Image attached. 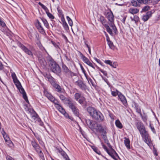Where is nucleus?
Returning a JSON list of instances; mask_svg holds the SVG:
<instances>
[{"label": "nucleus", "mask_w": 160, "mask_h": 160, "mask_svg": "<svg viewBox=\"0 0 160 160\" xmlns=\"http://www.w3.org/2000/svg\"><path fill=\"white\" fill-rule=\"evenodd\" d=\"M115 124L116 126L119 128H122V125L119 120H117L116 121Z\"/></svg>", "instance_id": "nucleus-32"}, {"label": "nucleus", "mask_w": 160, "mask_h": 160, "mask_svg": "<svg viewBox=\"0 0 160 160\" xmlns=\"http://www.w3.org/2000/svg\"><path fill=\"white\" fill-rule=\"evenodd\" d=\"M7 160H14V159L10 156H8L7 157Z\"/></svg>", "instance_id": "nucleus-62"}, {"label": "nucleus", "mask_w": 160, "mask_h": 160, "mask_svg": "<svg viewBox=\"0 0 160 160\" xmlns=\"http://www.w3.org/2000/svg\"><path fill=\"white\" fill-rule=\"evenodd\" d=\"M3 66L2 63L0 62V70H2L3 68Z\"/></svg>", "instance_id": "nucleus-60"}, {"label": "nucleus", "mask_w": 160, "mask_h": 160, "mask_svg": "<svg viewBox=\"0 0 160 160\" xmlns=\"http://www.w3.org/2000/svg\"><path fill=\"white\" fill-rule=\"evenodd\" d=\"M36 26L40 33L43 34H45L44 29L42 26L40 22L38 20L37 21L36 24Z\"/></svg>", "instance_id": "nucleus-13"}, {"label": "nucleus", "mask_w": 160, "mask_h": 160, "mask_svg": "<svg viewBox=\"0 0 160 160\" xmlns=\"http://www.w3.org/2000/svg\"><path fill=\"white\" fill-rule=\"evenodd\" d=\"M104 62L107 64L111 66L112 65V62L110 60H106L104 61Z\"/></svg>", "instance_id": "nucleus-50"}, {"label": "nucleus", "mask_w": 160, "mask_h": 160, "mask_svg": "<svg viewBox=\"0 0 160 160\" xmlns=\"http://www.w3.org/2000/svg\"><path fill=\"white\" fill-rule=\"evenodd\" d=\"M125 139L124 140V143L127 147V148L129 149L130 148V140L128 138H124Z\"/></svg>", "instance_id": "nucleus-28"}, {"label": "nucleus", "mask_w": 160, "mask_h": 160, "mask_svg": "<svg viewBox=\"0 0 160 160\" xmlns=\"http://www.w3.org/2000/svg\"><path fill=\"white\" fill-rule=\"evenodd\" d=\"M32 118L34 120H35L36 119H37L38 120V115L37 113L35 112H33V113L31 115Z\"/></svg>", "instance_id": "nucleus-38"}, {"label": "nucleus", "mask_w": 160, "mask_h": 160, "mask_svg": "<svg viewBox=\"0 0 160 160\" xmlns=\"http://www.w3.org/2000/svg\"><path fill=\"white\" fill-rule=\"evenodd\" d=\"M137 1H136L134 0H132L131 1V5L135 7H137L138 6H140L139 4L138 3V2H137Z\"/></svg>", "instance_id": "nucleus-36"}, {"label": "nucleus", "mask_w": 160, "mask_h": 160, "mask_svg": "<svg viewBox=\"0 0 160 160\" xmlns=\"http://www.w3.org/2000/svg\"><path fill=\"white\" fill-rule=\"evenodd\" d=\"M136 111L137 112H138V113H141V111L140 109L139 108H136Z\"/></svg>", "instance_id": "nucleus-64"}, {"label": "nucleus", "mask_w": 160, "mask_h": 160, "mask_svg": "<svg viewBox=\"0 0 160 160\" xmlns=\"http://www.w3.org/2000/svg\"><path fill=\"white\" fill-rule=\"evenodd\" d=\"M94 59L97 62H98V63L100 64H102V62L99 59H97V58H94Z\"/></svg>", "instance_id": "nucleus-56"}, {"label": "nucleus", "mask_w": 160, "mask_h": 160, "mask_svg": "<svg viewBox=\"0 0 160 160\" xmlns=\"http://www.w3.org/2000/svg\"><path fill=\"white\" fill-rule=\"evenodd\" d=\"M99 20L105 27L107 29V32L109 33L111 35H112L113 34L112 31L111 29L110 28L108 24H105L106 21L104 17L102 16H100Z\"/></svg>", "instance_id": "nucleus-4"}, {"label": "nucleus", "mask_w": 160, "mask_h": 160, "mask_svg": "<svg viewBox=\"0 0 160 160\" xmlns=\"http://www.w3.org/2000/svg\"><path fill=\"white\" fill-rule=\"evenodd\" d=\"M106 17L109 22L114 21V16L112 12H108L106 13Z\"/></svg>", "instance_id": "nucleus-18"}, {"label": "nucleus", "mask_w": 160, "mask_h": 160, "mask_svg": "<svg viewBox=\"0 0 160 160\" xmlns=\"http://www.w3.org/2000/svg\"><path fill=\"white\" fill-rule=\"evenodd\" d=\"M47 78L48 79V80L49 81L51 84L52 82H54L53 80V78L51 76H48L47 77Z\"/></svg>", "instance_id": "nucleus-52"}, {"label": "nucleus", "mask_w": 160, "mask_h": 160, "mask_svg": "<svg viewBox=\"0 0 160 160\" xmlns=\"http://www.w3.org/2000/svg\"><path fill=\"white\" fill-rule=\"evenodd\" d=\"M38 122H39V125L41 126H43V123L41 121V120L40 118L38 119Z\"/></svg>", "instance_id": "nucleus-57"}, {"label": "nucleus", "mask_w": 160, "mask_h": 160, "mask_svg": "<svg viewBox=\"0 0 160 160\" xmlns=\"http://www.w3.org/2000/svg\"><path fill=\"white\" fill-rule=\"evenodd\" d=\"M71 78L73 79H75L76 80L78 79V77L74 73V75L72 76H70L69 78Z\"/></svg>", "instance_id": "nucleus-54"}, {"label": "nucleus", "mask_w": 160, "mask_h": 160, "mask_svg": "<svg viewBox=\"0 0 160 160\" xmlns=\"http://www.w3.org/2000/svg\"><path fill=\"white\" fill-rule=\"evenodd\" d=\"M77 101L82 105L86 103V98L83 96H82Z\"/></svg>", "instance_id": "nucleus-26"}, {"label": "nucleus", "mask_w": 160, "mask_h": 160, "mask_svg": "<svg viewBox=\"0 0 160 160\" xmlns=\"http://www.w3.org/2000/svg\"><path fill=\"white\" fill-rule=\"evenodd\" d=\"M93 150L97 154H100V152L99 151H98L97 148L95 147H94L92 148Z\"/></svg>", "instance_id": "nucleus-51"}, {"label": "nucleus", "mask_w": 160, "mask_h": 160, "mask_svg": "<svg viewBox=\"0 0 160 160\" xmlns=\"http://www.w3.org/2000/svg\"><path fill=\"white\" fill-rule=\"evenodd\" d=\"M102 138L104 139L105 142L106 143H107V144H108V141L107 139V137L106 135V134H102Z\"/></svg>", "instance_id": "nucleus-43"}, {"label": "nucleus", "mask_w": 160, "mask_h": 160, "mask_svg": "<svg viewBox=\"0 0 160 160\" xmlns=\"http://www.w3.org/2000/svg\"><path fill=\"white\" fill-rule=\"evenodd\" d=\"M118 97L120 98L121 101L124 105H125L127 104V102L125 96L121 92L119 93Z\"/></svg>", "instance_id": "nucleus-20"}, {"label": "nucleus", "mask_w": 160, "mask_h": 160, "mask_svg": "<svg viewBox=\"0 0 160 160\" xmlns=\"http://www.w3.org/2000/svg\"><path fill=\"white\" fill-rule=\"evenodd\" d=\"M139 10L136 8H130L128 9V12L132 14H136L138 13Z\"/></svg>", "instance_id": "nucleus-22"}, {"label": "nucleus", "mask_w": 160, "mask_h": 160, "mask_svg": "<svg viewBox=\"0 0 160 160\" xmlns=\"http://www.w3.org/2000/svg\"><path fill=\"white\" fill-rule=\"evenodd\" d=\"M39 154V156L41 158L42 160H44V158L43 155V154L42 151V150H40L39 151V153H38Z\"/></svg>", "instance_id": "nucleus-40"}, {"label": "nucleus", "mask_w": 160, "mask_h": 160, "mask_svg": "<svg viewBox=\"0 0 160 160\" xmlns=\"http://www.w3.org/2000/svg\"><path fill=\"white\" fill-rule=\"evenodd\" d=\"M141 135L142 137V138H143L147 137V136H149V135L148 134V132L147 131L146 132H145L143 133V134H141Z\"/></svg>", "instance_id": "nucleus-48"}, {"label": "nucleus", "mask_w": 160, "mask_h": 160, "mask_svg": "<svg viewBox=\"0 0 160 160\" xmlns=\"http://www.w3.org/2000/svg\"><path fill=\"white\" fill-rule=\"evenodd\" d=\"M84 43L88 48L89 47H90V46L88 45V42L87 41H85Z\"/></svg>", "instance_id": "nucleus-63"}, {"label": "nucleus", "mask_w": 160, "mask_h": 160, "mask_svg": "<svg viewBox=\"0 0 160 160\" xmlns=\"http://www.w3.org/2000/svg\"><path fill=\"white\" fill-rule=\"evenodd\" d=\"M85 120L87 125L92 131H98L99 128L101 127V124L93 122L90 119H87Z\"/></svg>", "instance_id": "nucleus-2"}, {"label": "nucleus", "mask_w": 160, "mask_h": 160, "mask_svg": "<svg viewBox=\"0 0 160 160\" xmlns=\"http://www.w3.org/2000/svg\"><path fill=\"white\" fill-rule=\"evenodd\" d=\"M59 96L60 99L65 104H67L70 100L69 98H66L62 94H60Z\"/></svg>", "instance_id": "nucleus-21"}, {"label": "nucleus", "mask_w": 160, "mask_h": 160, "mask_svg": "<svg viewBox=\"0 0 160 160\" xmlns=\"http://www.w3.org/2000/svg\"><path fill=\"white\" fill-rule=\"evenodd\" d=\"M55 105H57V108L58 110L62 113H63L65 112L63 108L58 103V102L55 100V101L53 102Z\"/></svg>", "instance_id": "nucleus-24"}, {"label": "nucleus", "mask_w": 160, "mask_h": 160, "mask_svg": "<svg viewBox=\"0 0 160 160\" xmlns=\"http://www.w3.org/2000/svg\"><path fill=\"white\" fill-rule=\"evenodd\" d=\"M0 25L3 28L2 29L1 28V30L2 31L4 32V28L6 27V26L5 22L2 20L1 18H0Z\"/></svg>", "instance_id": "nucleus-34"}, {"label": "nucleus", "mask_w": 160, "mask_h": 160, "mask_svg": "<svg viewBox=\"0 0 160 160\" xmlns=\"http://www.w3.org/2000/svg\"><path fill=\"white\" fill-rule=\"evenodd\" d=\"M99 71L102 73H103L104 75H105L106 76H107V73L106 72V71H104L101 69H99Z\"/></svg>", "instance_id": "nucleus-55"}, {"label": "nucleus", "mask_w": 160, "mask_h": 160, "mask_svg": "<svg viewBox=\"0 0 160 160\" xmlns=\"http://www.w3.org/2000/svg\"><path fill=\"white\" fill-rule=\"evenodd\" d=\"M2 134L4 138L8 136L6 133L4 131H3V132H2Z\"/></svg>", "instance_id": "nucleus-59"}, {"label": "nucleus", "mask_w": 160, "mask_h": 160, "mask_svg": "<svg viewBox=\"0 0 160 160\" xmlns=\"http://www.w3.org/2000/svg\"><path fill=\"white\" fill-rule=\"evenodd\" d=\"M149 135L143 138H142L144 142L146 143L148 145H149V144H150L151 142V140L149 138Z\"/></svg>", "instance_id": "nucleus-31"}, {"label": "nucleus", "mask_w": 160, "mask_h": 160, "mask_svg": "<svg viewBox=\"0 0 160 160\" xmlns=\"http://www.w3.org/2000/svg\"><path fill=\"white\" fill-rule=\"evenodd\" d=\"M133 20L135 23L138 22L139 21V18L138 16L135 15L134 17Z\"/></svg>", "instance_id": "nucleus-47"}, {"label": "nucleus", "mask_w": 160, "mask_h": 160, "mask_svg": "<svg viewBox=\"0 0 160 160\" xmlns=\"http://www.w3.org/2000/svg\"><path fill=\"white\" fill-rule=\"evenodd\" d=\"M49 66L51 70L54 73L59 75L61 72V69L59 65L56 62L53 61H50Z\"/></svg>", "instance_id": "nucleus-3"}, {"label": "nucleus", "mask_w": 160, "mask_h": 160, "mask_svg": "<svg viewBox=\"0 0 160 160\" xmlns=\"http://www.w3.org/2000/svg\"><path fill=\"white\" fill-rule=\"evenodd\" d=\"M137 128L139 131L140 134H143L147 131L146 130L145 127L142 124H140L137 126Z\"/></svg>", "instance_id": "nucleus-17"}, {"label": "nucleus", "mask_w": 160, "mask_h": 160, "mask_svg": "<svg viewBox=\"0 0 160 160\" xmlns=\"http://www.w3.org/2000/svg\"><path fill=\"white\" fill-rule=\"evenodd\" d=\"M139 3L146 4L148 3V0H136Z\"/></svg>", "instance_id": "nucleus-39"}, {"label": "nucleus", "mask_w": 160, "mask_h": 160, "mask_svg": "<svg viewBox=\"0 0 160 160\" xmlns=\"http://www.w3.org/2000/svg\"><path fill=\"white\" fill-rule=\"evenodd\" d=\"M109 25L112 28V29L113 30L114 32L116 33L117 31V28L116 26H115L113 22H110L109 23Z\"/></svg>", "instance_id": "nucleus-29"}, {"label": "nucleus", "mask_w": 160, "mask_h": 160, "mask_svg": "<svg viewBox=\"0 0 160 160\" xmlns=\"http://www.w3.org/2000/svg\"><path fill=\"white\" fill-rule=\"evenodd\" d=\"M102 145L103 148L106 151L108 154L113 159L115 160H117V159L115 158V157L117 156L118 157V156L116 151L112 149L110 151H109L108 150L106 146L102 143Z\"/></svg>", "instance_id": "nucleus-5"}, {"label": "nucleus", "mask_w": 160, "mask_h": 160, "mask_svg": "<svg viewBox=\"0 0 160 160\" xmlns=\"http://www.w3.org/2000/svg\"><path fill=\"white\" fill-rule=\"evenodd\" d=\"M150 9V7L148 6H146L144 7L142 9V12H146L148 11Z\"/></svg>", "instance_id": "nucleus-45"}, {"label": "nucleus", "mask_w": 160, "mask_h": 160, "mask_svg": "<svg viewBox=\"0 0 160 160\" xmlns=\"http://www.w3.org/2000/svg\"><path fill=\"white\" fill-rule=\"evenodd\" d=\"M81 97V94L78 93H76L74 95L75 99L76 101H78Z\"/></svg>", "instance_id": "nucleus-37"}, {"label": "nucleus", "mask_w": 160, "mask_h": 160, "mask_svg": "<svg viewBox=\"0 0 160 160\" xmlns=\"http://www.w3.org/2000/svg\"><path fill=\"white\" fill-rule=\"evenodd\" d=\"M19 46L22 49L23 51L29 55L32 56V53L31 51L29 50L23 45L20 43Z\"/></svg>", "instance_id": "nucleus-11"}, {"label": "nucleus", "mask_w": 160, "mask_h": 160, "mask_svg": "<svg viewBox=\"0 0 160 160\" xmlns=\"http://www.w3.org/2000/svg\"><path fill=\"white\" fill-rule=\"evenodd\" d=\"M62 113L64 114V115L66 118H70L68 114L67 113H66L65 111L64 112Z\"/></svg>", "instance_id": "nucleus-58"}, {"label": "nucleus", "mask_w": 160, "mask_h": 160, "mask_svg": "<svg viewBox=\"0 0 160 160\" xmlns=\"http://www.w3.org/2000/svg\"><path fill=\"white\" fill-rule=\"evenodd\" d=\"M152 14L151 11L147 12L146 15L143 16L142 19L144 22L146 21L151 16Z\"/></svg>", "instance_id": "nucleus-19"}, {"label": "nucleus", "mask_w": 160, "mask_h": 160, "mask_svg": "<svg viewBox=\"0 0 160 160\" xmlns=\"http://www.w3.org/2000/svg\"><path fill=\"white\" fill-rule=\"evenodd\" d=\"M87 110L90 116L92 117L96 111L94 108L91 107H88L87 108Z\"/></svg>", "instance_id": "nucleus-25"}, {"label": "nucleus", "mask_w": 160, "mask_h": 160, "mask_svg": "<svg viewBox=\"0 0 160 160\" xmlns=\"http://www.w3.org/2000/svg\"><path fill=\"white\" fill-rule=\"evenodd\" d=\"M92 117L94 119L98 120L99 121H102L104 119L102 114L100 112H98L97 110L95 112Z\"/></svg>", "instance_id": "nucleus-6"}, {"label": "nucleus", "mask_w": 160, "mask_h": 160, "mask_svg": "<svg viewBox=\"0 0 160 160\" xmlns=\"http://www.w3.org/2000/svg\"><path fill=\"white\" fill-rule=\"evenodd\" d=\"M108 44L109 45L110 48L112 49H114V46L113 45V43L111 41L108 42Z\"/></svg>", "instance_id": "nucleus-41"}, {"label": "nucleus", "mask_w": 160, "mask_h": 160, "mask_svg": "<svg viewBox=\"0 0 160 160\" xmlns=\"http://www.w3.org/2000/svg\"><path fill=\"white\" fill-rule=\"evenodd\" d=\"M61 21L62 22L63 26L64 29L67 31L69 29L68 25L66 22L64 18H62L61 19Z\"/></svg>", "instance_id": "nucleus-27"}, {"label": "nucleus", "mask_w": 160, "mask_h": 160, "mask_svg": "<svg viewBox=\"0 0 160 160\" xmlns=\"http://www.w3.org/2000/svg\"><path fill=\"white\" fill-rule=\"evenodd\" d=\"M38 3L46 11L48 16L49 17V18L52 19L54 18V16L52 14L49 12L48 9L45 5L42 4L40 2H39Z\"/></svg>", "instance_id": "nucleus-7"}, {"label": "nucleus", "mask_w": 160, "mask_h": 160, "mask_svg": "<svg viewBox=\"0 0 160 160\" xmlns=\"http://www.w3.org/2000/svg\"><path fill=\"white\" fill-rule=\"evenodd\" d=\"M149 127H150V128H151L152 131L154 133H156L155 130L154 128L151 126V124H150L149 125Z\"/></svg>", "instance_id": "nucleus-53"}, {"label": "nucleus", "mask_w": 160, "mask_h": 160, "mask_svg": "<svg viewBox=\"0 0 160 160\" xmlns=\"http://www.w3.org/2000/svg\"><path fill=\"white\" fill-rule=\"evenodd\" d=\"M46 96L51 102H53L55 101V98L51 94L49 93L47 94H46Z\"/></svg>", "instance_id": "nucleus-33"}, {"label": "nucleus", "mask_w": 160, "mask_h": 160, "mask_svg": "<svg viewBox=\"0 0 160 160\" xmlns=\"http://www.w3.org/2000/svg\"><path fill=\"white\" fill-rule=\"evenodd\" d=\"M11 76L14 83L19 90L20 93L22 94L23 98L28 103L29 101L28 100L26 93L24 89L22 88L20 82L17 79L16 74L14 72H12Z\"/></svg>", "instance_id": "nucleus-1"}, {"label": "nucleus", "mask_w": 160, "mask_h": 160, "mask_svg": "<svg viewBox=\"0 0 160 160\" xmlns=\"http://www.w3.org/2000/svg\"><path fill=\"white\" fill-rule=\"evenodd\" d=\"M111 66L113 68H116L118 66V64L116 62H112V65H111Z\"/></svg>", "instance_id": "nucleus-49"}, {"label": "nucleus", "mask_w": 160, "mask_h": 160, "mask_svg": "<svg viewBox=\"0 0 160 160\" xmlns=\"http://www.w3.org/2000/svg\"><path fill=\"white\" fill-rule=\"evenodd\" d=\"M32 145L34 148V149L37 153H39V151L41 150V148L39 145L37 144L35 141H32L31 142Z\"/></svg>", "instance_id": "nucleus-14"}, {"label": "nucleus", "mask_w": 160, "mask_h": 160, "mask_svg": "<svg viewBox=\"0 0 160 160\" xmlns=\"http://www.w3.org/2000/svg\"><path fill=\"white\" fill-rule=\"evenodd\" d=\"M120 92L118 91H117V92L114 91H112V94L113 96H116L117 95L118 96L119 93H120Z\"/></svg>", "instance_id": "nucleus-46"}, {"label": "nucleus", "mask_w": 160, "mask_h": 160, "mask_svg": "<svg viewBox=\"0 0 160 160\" xmlns=\"http://www.w3.org/2000/svg\"><path fill=\"white\" fill-rule=\"evenodd\" d=\"M6 144L10 147H12L13 145V143L12 141L10 139L6 142Z\"/></svg>", "instance_id": "nucleus-44"}, {"label": "nucleus", "mask_w": 160, "mask_h": 160, "mask_svg": "<svg viewBox=\"0 0 160 160\" xmlns=\"http://www.w3.org/2000/svg\"><path fill=\"white\" fill-rule=\"evenodd\" d=\"M68 104L69 107L72 110L73 109H75V108H77L76 106V103L75 102L70 100L67 104Z\"/></svg>", "instance_id": "nucleus-16"}, {"label": "nucleus", "mask_w": 160, "mask_h": 160, "mask_svg": "<svg viewBox=\"0 0 160 160\" xmlns=\"http://www.w3.org/2000/svg\"><path fill=\"white\" fill-rule=\"evenodd\" d=\"M72 111L75 116L80 118V114L79 112V110L77 108H75V109L73 110Z\"/></svg>", "instance_id": "nucleus-30"}, {"label": "nucleus", "mask_w": 160, "mask_h": 160, "mask_svg": "<svg viewBox=\"0 0 160 160\" xmlns=\"http://www.w3.org/2000/svg\"><path fill=\"white\" fill-rule=\"evenodd\" d=\"M41 20L46 27L47 28H49V25L47 20L44 18H41Z\"/></svg>", "instance_id": "nucleus-35"}, {"label": "nucleus", "mask_w": 160, "mask_h": 160, "mask_svg": "<svg viewBox=\"0 0 160 160\" xmlns=\"http://www.w3.org/2000/svg\"><path fill=\"white\" fill-rule=\"evenodd\" d=\"M80 56L85 63L92 68H94L92 63L89 61L87 58L84 56L82 53L80 54Z\"/></svg>", "instance_id": "nucleus-10"}, {"label": "nucleus", "mask_w": 160, "mask_h": 160, "mask_svg": "<svg viewBox=\"0 0 160 160\" xmlns=\"http://www.w3.org/2000/svg\"><path fill=\"white\" fill-rule=\"evenodd\" d=\"M58 152L63 156L65 160H70L66 152L61 148H58Z\"/></svg>", "instance_id": "nucleus-15"}, {"label": "nucleus", "mask_w": 160, "mask_h": 160, "mask_svg": "<svg viewBox=\"0 0 160 160\" xmlns=\"http://www.w3.org/2000/svg\"><path fill=\"white\" fill-rule=\"evenodd\" d=\"M75 84L77 85L82 90H85L86 89V86L84 84L82 81L79 79L75 82Z\"/></svg>", "instance_id": "nucleus-9"}, {"label": "nucleus", "mask_w": 160, "mask_h": 160, "mask_svg": "<svg viewBox=\"0 0 160 160\" xmlns=\"http://www.w3.org/2000/svg\"><path fill=\"white\" fill-rule=\"evenodd\" d=\"M63 69L66 74V75L68 77L74 75V73L69 70L68 68L65 65L62 66Z\"/></svg>", "instance_id": "nucleus-8"}, {"label": "nucleus", "mask_w": 160, "mask_h": 160, "mask_svg": "<svg viewBox=\"0 0 160 160\" xmlns=\"http://www.w3.org/2000/svg\"><path fill=\"white\" fill-rule=\"evenodd\" d=\"M53 45V46L57 49L59 48V44L58 43H56L54 41H51Z\"/></svg>", "instance_id": "nucleus-42"}, {"label": "nucleus", "mask_w": 160, "mask_h": 160, "mask_svg": "<svg viewBox=\"0 0 160 160\" xmlns=\"http://www.w3.org/2000/svg\"><path fill=\"white\" fill-rule=\"evenodd\" d=\"M101 127L99 128L98 131H99L102 134H106V127L105 126L101 125Z\"/></svg>", "instance_id": "nucleus-23"}, {"label": "nucleus", "mask_w": 160, "mask_h": 160, "mask_svg": "<svg viewBox=\"0 0 160 160\" xmlns=\"http://www.w3.org/2000/svg\"><path fill=\"white\" fill-rule=\"evenodd\" d=\"M68 23L70 26L72 27V26L73 23L72 20L68 21Z\"/></svg>", "instance_id": "nucleus-61"}, {"label": "nucleus", "mask_w": 160, "mask_h": 160, "mask_svg": "<svg viewBox=\"0 0 160 160\" xmlns=\"http://www.w3.org/2000/svg\"><path fill=\"white\" fill-rule=\"evenodd\" d=\"M51 84L55 88L56 91L58 92H62L63 88L58 84L54 82H52Z\"/></svg>", "instance_id": "nucleus-12"}]
</instances>
